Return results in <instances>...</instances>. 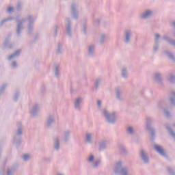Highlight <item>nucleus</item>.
I'll return each mask as SVG.
<instances>
[{
  "mask_svg": "<svg viewBox=\"0 0 175 175\" xmlns=\"http://www.w3.org/2000/svg\"><path fill=\"white\" fill-rule=\"evenodd\" d=\"M174 24L175 25V23H174Z\"/></svg>",
  "mask_w": 175,
  "mask_h": 175,
  "instance_id": "18",
  "label": "nucleus"
},
{
  "mask_svg": "<svg viewBox=\"0 0 175 175\" xmlns=\"http://www.w3.org/2000/svg\"><path fill=\"white\" fill-rule=\"evenodd\" d=\"M142 156L144 161H145V162H147V158H146V155L144 154V150L142 151Z\"/></svg>",
  "mask_w": 175,
  "mask_h": 175,
  "instance_id": "3",
  "label": "nucleus"
},
{
  "mask_svg": "<svg viewBox=\"0 0 175 175\" xmlns=\"http://www.w3.org/2000/svg\"><path fill=\"white\" fill-rule=\"evenodd\" d=\"M107 118H109V116L107 115Z\"/></svg>",
  "mask_w": 175,
  "mask_h": 175,
  "instance_id": "16",
  "label": "nucleus"
},
{
  "mask_svg": "<svg viewBox=\"0 0 175 175\" xmlns=\"http://www.w3.org/2000/svg\"><path fill=\"white\" fill-rule=\"evenodd\" d=\"M87 140H88V142H91V135L90 134H88L87 135Z\"/></svg>",
  "mask_w": 175,
  "mask_h": 175,
  "instance_id": "8",
  "label": "nucleus"
},
{
  "mask_svg": "<svg viewBox=\"0 0 175 175\" xmlns=\"http://www.w3.org/2000/svg\"><path fill=\"white\" fill-rule=\"evenodd\" d=\"M28 158H29V155H28V154L23 155V159H25V161H27V159H28Z\"/></svg>",
  "mask_w": 175,
  "mask_h": 175,
  "instance_id": "7",
  "label": "nucleus"
},
{
  "mask_svg": "<svg viewBox=\"0 0 175 175\" xmlns=\"http://www.w3.org/2000/svg\"><path fill=\"white\" fill-rule=\"evenodd\" d=\"M58 147H59V145L55 146V148H58Z\"/></svg>",
  "mask_w": 175,
  "mask_h": 175,
  "instance_id": "13",
  "label": "nucleus"
},
{
  "mask_svg": "<svg viewBox=\"0 0 175 175\" xmlns=\"http://www.w3.org/2000/svg\"><path fill=\"white\" fill-rule=\"evenodd\" d=\"M8 174H10V172H8Z\"/></svg>",
  "mask_w": 175,
  "mask_h": 175,
  "instance_id": "17",
  "label": "nucleus"
},
{
  "mask_svg": "<svg viewBox=\"0 0 175 175\" xmlns=\"http://www.w3.org/2000/svg\"><path fill=\"white\" fill-rule=\"evenodd\" d=\"M98 105L99 107H100V105H102V102L100 100H98Z\"/></svg>",
  "mask_w": 175,
  "mask_h": 175,
  "instance_id": "11",
  "label": "nucleus"
},
{
  "mask_svg": "<svg viewBox=\"0 0 175 175\" xmlns=\"http://www.w3.org/2000/svg\"><path fill=\"white\" fill-rule=\"evenodd\" d=\"M89 161H94V156H90L89 158Z\"/></svg>",
  "mask_w": 175,
  "mask_h": 175,
  "instance_id": "9",
  "label": "nucleus"
},
{
  "mask_svg": "<svg viewBox=\"0 0 175 175\" xmlns=\"http://www.w3.org/2000/svg\"><path fill=\"white\" fill-rule=\"evenodd\" d=\"M81 100V99H80V98L77 99L75 101V106H78L79 103H80Z\"/></svg>",
  "mask_w": 175,
  "mask_h": 175,
  "instance_id": "4",
  "label": "nucleus"
},
{
  "mask_svg": "<svg viewBox=\"0 0 175 175\" xmlns=\"http://www.w3.org/2000/svg\"><path fill=\"white\" fill-rule=\"evenodd\" d=\"M13 55L12 56H10V58H12Z\"/></svg>",
  "mask_w": 175,
  "mask_h": 175,
  "instance_id": "15",
  "label": "nucleus"
},
{
  "mask_svg": "<svg viewBox=\"0 0 175 175\" xmlns=\"http://www.w3.org/2000/svg\"><path fill=\"white\" fill-rule=\"evenodd\" d=\"M13 11V8H8V12L10 13V12Z\"/></svg>",
  "mask_w": 175,
  "mask_h": 175,
  "instance_id": "10",
  "label": "nucleus"
},
{
  "mask_svg": "<svg viewBox=\"0 0 175 175\" xmlns=\"http://www.w3.org/2000/svg\"><path fill=\"white\" fill-rule=\"evenodd\" d=\"M128 132L129 133H133V129L132 127H129Z\"/></svg>",
  "mask_w": 175,
  "mask_h": 175,
  "instance_id": "5",
  "label": "nucleus"
},
{
  "mask_svg": "<svg viewBox=\"0 0 175 175\" xmlns=\"http://www.w3.org/2000/svg\"><path fill=\"white\" fill-rule=\"evenodd\" d=\"M154 148L158 152H159V154H161V155H165V152H163V149H162L161 146L156 145L154 146Z\"/></svg>",
  "mask_w": 175,
  "mask_h": 175,
  "instance_id": "1",
  "label": "nucleus"
},
{
  "mask_svg": "<svg viewBox=\"0 0 175 175\" xmlns=\"http://www.w3.org/2000/svg\"><path fill=\"white\" fill-rule=\"evenodd\" d=\"M104 113H105V116H106V110H104Z\"/></svg>",
  "mask_w": 175,
  "mask_h": 175,
  "instance_id": "14",
  "label": "nucleus"
},
{
  "mask_svg": "<svg viewBox=\"0 0 175 175\" xmlns=\"http://www.w3.org/2000/svg\"><path fill=\"white\" fill-rule=\"evenodd\" d=\"M148 16H151V11H147L145 14L142 16V18H146V17H148Z\"/></svg>",
  "mask_w": 175,
  "mask_h": 175,
  "instance_id": "2",
  "label": "nucleus"
},
{
  "mask_svg": "<svg viewBox=\"0 0 175 175\" xmlns=\"http://www.w3.org/2000/svg\"><path fill=\"white\" fill-rule=\"evenodd\" d=\"M129 36H130L129 33H126V42H128L129 40Z\"/></svg>",
  "mask_w": 175,
  "mask_h": 175,
  "instance_id": "6",
  "label": "nucleus"
},
{
  "mask_svg": "<svg viewBox=\"0 0 175 175\" xmlns=\"http://www.w3.org/2000/svg\"><path fill=\"white\" fill-rule=\"evenodd\" d=\"M159 37V35H156V38H157V39H158V38Z\"/></svg>",
  "mask_w": 175,
  "mask_h": 175,
  "instance_id": "12",
  "label": "nucleus"
}]
</instances>
